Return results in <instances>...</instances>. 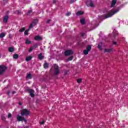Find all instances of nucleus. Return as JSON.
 Masks as SVG:
<instances>
[{
    "mask_svg": "<svg viewBox=\"0 0 128 128\" xmlns=\"http://www.w3.org/2000/svg\"><path fill=\"white\" fill-rule=\"evenodd\" d=\"M120 12V9H113L108 12V14L105 16V18H112V16L118 14Z\"/></svg>",
    "mask_w": 128,
    "mask_h": 128,
    "instance_id": "obj_1",
    "label": "nucleus"
},
{
    "mask_svg": "<svg viewBox=\"0 0 128 128\" xmlns=\"http://www.w3.org/2000/svg\"><path fill=\"white\" fill-rule=\"evenodd\" d=\"M21 116H28L30 114V110H28V109H22L20 111Z\"/></svg>",
    "mask_w": 128,
    "mask_h": 128,
    "instance_id": "obj_2",
    "label": "nucleus"
},
{
    "mask_svg": "<svg viewBox=\"0 0 128 128\" xmlns=\"http://www.w3.org/2000/svg\"><path fill=\"white\" fill-rule=\"evenodd\" d=\"M54 74L56 76L60 74V70H58V66L56 64H54Z\"/></svg>",
    "mask_w": 128,
    "mask_h": 128,
    "instance_id": "obj_3",
    "label": "nucleus"
},
{
    "mask_svg": "<svg viewBox=\"0 0 128 128\" xmlns=\"http://www.w3.org/2000/svg\"><path fill=\"white\" fill-rule=\"evenodd\" d=\"M38 20L37 19L34 20V21L32 22V23H31L30 24V28H34V26H36V24H38Z\"/></svg>",
    "mask_w": 128,
    "mask_h": 128,
    "instance_id": "obj_4",
    "label": "nucleus"
},
{
    "mask_svg": "<svg viewBox=\"0 0 128 128\" xmlns=\"http://www.w3.org/2000/svg\"><path fill=\"white\" fill-rule=\"evenodd\" d=\"M92 50V46L89 45L87 46L86 50H84V54H88V52Z\"/></svg>",
    "mask_w": 128,
    "mask_h": 128,
    "instance_id": "obj_5",
    "label": "nucleus"
},
{
    "mask_svg": "<svg viewBox=\"0 0 128 128\" xmlns=\"http://www.w3.org/2000/svg\"><path fill=\"white\" fill-rule=\"evenodd\" d=\"M6 70V67L5 66H0V74H4V70Z\"/></svg>",
    "mask_w": 128,
    "mask_h": 128,
    "instance_id": "obj_6",
    "label": "nucleus"
},
{
    "mask_svg": "<svg viewBox=\"0 0 128 128\" xmlns=\"http://www.w3.org/2000/svg\"><path fill=\"white\" fill-rule=\"evenodd\" d=\"M17 120L19 122H22V120H24V122H26V120L24 119V118L22 116H21L19 115L17 116Z\"/></svg>",
    "mask_w": 128,
    "mask_h": 128,
    "instance_id": "obj_7",
    "label": "nucleus"
},
{
    "mask_svg": "<svg viewBox=\"0 0 128 128\" xmlns=\"http://www.w3.org/2000/svg\"><path fill=\"white\" fill-rule=\"evenodd\" d=\"M64 54L66 56H70L74 54V52L72 50H67L64 52Z\"/></svg>",
    "mask_w": 128,
    "mask_h": 128,
    "instance_id": "obj_8",
    "label": "nucleus"
},
{
    "mask_svg": "<svg viewBox=\"0 0 128 128\" xmlns=\"http://www.w3.org/2000/svg\"><path fill=\"white\" fill-rule=\"evenodd\" d=\"M86 4L87 6H91V7L94 6V3H92V2L90 0L87 1L86 2Z\"/></svg>",
    "mask_w": 128,
    "mask_h": 128,
    "instance_id": "obj_9",
    "label": "nucleus"
},
{
    "mask_svg": "<svg viewBox=\"0 0 128 128\" xmlns=\"http://www.w3.org/2000/svg\"><path fill=\"white\" fill-rule=\"evenodd\" d=\"M28 92H30V96H32V98H34V90L30 89L28 90Z\"/></svg>",
    "mask_w": 128,
    "mask_h": 128,
    "instance_id": "obj_10",
    "label": "nucleus"
},
{
    "mask_svg": "<svg viewBox=\"0 0 128 128\" xmlns=\"http://www.w3.org/2000/svg\"><path fill=\"white\" fill-rule=\"evenodd\" d=\"M8 16L6 15L4 16L3 22L5 24L8 22Z\"/></svg>",
    "mask_w": 128,
    "mask_h": 128,
    "instance_id": "obj_11",
    "label": "nucleus"
},
{
    "mask_svg": "<svg viewBox=\"0 0 128 128\" xmlns=\"http://www.w3.org/2000/svg\"><path fill=\"white\" fill-rule=\"evenodd\" d=\"M34 40H42V37L40 36H36L34 38Z\"/></svg>",
    "mask_w": 128,
    "mask_h": 128,
    "instance_id": "obj_12",
    "label": "nucleus"
},
{
    "mask_svg": "<svg viewBox=\"0 0 128 128\" xmlns=\"http://www.w3.org/2000/svg\"><path fill=\"white\" fill-rule=\"evenodd\" d=\"M116 0H112V2L111 3V8H114V6H116Z\"/></svg>",
    "mask_w": 128,
    "mask_h": 128,
    "instance_id": "obj_13",
    "label": "nucleus"
},
{
    "mask_svg": "<svg viewBox=\"0 0 128 128\" xmlns=\"http://www.w3.org/2000/svg\"><path fill=\"white\" fill-rule=\"evenodd\" d=\"M112 50V48H106L104 50V52H110Z\"/></svg>",
    "mask_w": 128,
    "mask_h": 128,
    "instance_id": "obj_14",
    "label": "nucleus"
},
{
    "mask_svg": "<svg viewBox=\"0 0 128 128\" xmlns=\"http://www.w3.org/2000/svg\"><path fill=\"white\" fill-rule=\"evenodd\" d=\"M38 58H39V60H42V58H44V56H42V53L39 54V55L38 56Z\"/></svg>",
    "mask_w": 128,
    "mask_h": 128,
    "instance_id": "obj_15",
    "label": "nucleus"
},
{
    "mask_svg": "<svg viewBox=\"0 0 128 128\" xmlns=\"http://www.w3.org/2000/svg\"><path fill=\"white\" fill-rule=\"evenodd\" d=\"M77 16H81V14H84V12L82 11H79L76 13Z\"/></svg>",
    "mask_w": 128,
    "mask_h": 128,
    "instance_id": "obj_16",
    "label": "nucleus"
},
{
    "mask_svg": "<svg viewBox=\"0 0 128 128\" xmlns=\"http://www.w3.org/2000/svg\"><path fill=\"white\" fill-rule=\"evenodd\" d=\"M31 58H32V56H28L26 58V62H28L29 60H30Z\"/></svg>",
    "mask_w": 128,
    "mask_h": 128,
    "instance_id": "obj_17",
    "label": "nucleus"
},
{
    "mask_svg": "<svg viewBox=\"0 0 128 128\" xmlns=\"http://www.w3.org/2000/svg\"><path fill=\"white\" fill-rule=\"evenodd\" d=\"M8 50V51L10 52H14V49L12 47L9 48Z\"/></svg>",
    "mask_w": 128,
    "mask_h": 128,
    "instance_id": "obj_18",
    "label": "nucleus"
},
{
    "mask_svg": "<svg viewBox=\"0 0 128 128\" xmlns=\"http://www.w3.org/2000/svg\"><path fill=\"white\" fill-rule=\"evenodd\" d=\"M80 22L82 24H84V22H86L84 18H82L80 19Z\"/></svg>",
    "mask_w": 128,
    "mask_h": 128,
    "instance_id": "obj_19",
    "label": "nucleus"
},
{
    "mask_svg": "<svg viewBox=\"0 0 128 128\" xmlns=\"http://www.w3.org/2000/svg\"><path fill=\"white\" fill-rule=\"evenodd\" d=\"M102 44L100 43L98 45V48H99V50H102Z\"/></svg>",
    "mask_w": 128,
    "mask_h": 128,
    "instance_id": "obj_20",
    "label": "nucleus"
},
{
    "mask_svg": "<svg viewBox=\"0 0 128 128\" xmlns=\"http://www.w3.org/2000/svg\"><path fill=\"white\" fill-rule=\"evenodd\" d=\"M26 78H28V80H30V78H32V74H28L26 76Z\"/></svg>",
    "mask_w": 128,
    "mask_h": 128,
    "instance_id": "obj_21",
    "label": "nucleus"
},
{
    "mask_svg": "<svg viewBox=\"0 0 128 128\" xmlns=\"http://www.w3.org/2000/svg\"><path fill=\"white\" fill-rule=\"evenodd\" d=\"M13 58L16 60L17 58H18V54H14V55H13Z\"/></svg>",
    "mask_w": 128,
    "mask_h": 128,
    "instance_id": "obj_22",
    "label": "nucleus"
},
{
    "mask_svg": "<svg viewBox=\"0 0 128 128\" xmlns=\"http://www.w3.org/2000/svg\"><path fill=\"white\" fill-rule=\"evenodd\" d=\"M28 32H30V29L27 30L24 32V35L28 36Z\"/></svg>",
    "mask_w": 128,
    "mask_h": 128,
    "instance_id": "obj_23",
    "label": "nucleus"
},
{
    "mask_svg": "<svg viewBox=\"0 0 128 128\" xmlns=\"http://www.w3.org/2000/svg\"><path fill=\"white\" fill-rule=\"evenodd\" d=\"M44 68H48V63H45L44 65Z\"/></svg>",
    "mask_w": 128,
    "mask_h": 128,
    "instance_id": "obj_24",
    "label": "nucleus"
},
{
    "mask_svg": "<svg viewBox=\"0 0 128 128\" xmlns=\"http://www.w3.org/2000/svg\"><path fill=\"white\" fill-rule=\"evenodd\" d=\"M31 42L28 40V39H26V44H30Z\"/></svg>",
    "mask_w": 128,
    "mask_h": 128,
    "instance_id": "obj_25",
    "label": "nucleus"
},
{
    "mask_svg": "<svg viewBox=\"0 0 128 128\" xmlns=\"http://www.w3.org/2000/svg\"><path fill=\"white\" fill-rule=\"evenodd\" d=\"M4 36H6V34H4V33H2L0 34V38H4Z\"/></svg>",
    "mask_w": 128,
    "mask_h": 128,
    "instance_id": "obj_26",
    "label": "nucleus"
},
{
    "mask_svg": "<svg viewBox=\"0 0 128 128\" xmlns=\"http://www.w3.org/2000/svg\"><path fill=\"white\" fill-rule=\"evenodd\" d=\"M26 30V28H22L20 29L19 32H24Z\"/></svg>",
    "mask_w": 128,
    "mask_h": 128,
    "instance_id": "obj_27",
    "label": "nucleus"
},
{
    "mask_svg": "<svg viewBox=\"0 0 128 128\" xmlns=\"http://www.w3.org/2000/svg\"><path fill=\"white\" fill-rule=\"evenodd\" d=\"M113 34H114V36H116V35L118 34V32L114 30L113 31Z\"/></svg>",
    "mask_w": 128,
    "mask_h": 128,
    "instance_id": "obj_28",
    "label": "nucleus"
},
{
    "mask_svg": "<svg viewBox=\"0 0 128 128\" xmlns=\"http://www.w3.org/2000/svg\"><path fill=\"white\" fill-rule=\"evenodd\" d=\"M77 82H78V84H80V82H82V78H79L77 80Z\"/></svg>",
    "mask_w": 128,
    "mask_h": 128,
    "instance_id": "obj_29",
    "label": "nucleus"
},
{
    "mask_svg": "<svg viewBox=\"0 0 128 128\" xmlns=\"http://www.w3.org/2000/svg\"><path fill=\"white\" fill-rule=\"evenodd\" d=\"M72 58H73V57H72V56H70V58L68 59V62H70V60H72Z\"/></svg>",
    "mask_w": 128,
    "mask_h": 128,
    "instance_id": "obj_30",
    "label": "nucleus"
},
{
    "mask_svg": "<svg viewBox=\"0 0 128 128\" xmlns=\"http://www.w3.org/2000/svg\"><path fill=\"white\" fill-rule=\"evenodd\" d=\"M38 44H36L34 45V46H33V47H32L33 48H38Z\"/></svg>",
    "mask_w": 128,
    "mask_h": 128,
    "instance_id": "obj_31",
    "label": "nucleus"
},
{
    "mask_svg": "<svg viewBox=\"0 0 128 128\" xmlns=\"http://www.w3.org/2000/svg\"><path fill=\"white\" fill-rule=\"evenodd\" d=\"M32 50H34V47H31L29 50H28V52H32Z\"/></svg>",
    "mask_w": 128,
    "mask_h": 128,
    "instance_id": "obj_32",
    "label": "nucleus"
},
{
    "mask_svg": "<svg viewBox=\"0 0 128 128\" xmlns=\"http://www.w3.org/2000/svg\"><path fill=\"white\" fill-rule=\"evenodd\" d=\"M112 44L114 45V46H116L117 44V43L116 42H114V41H112Z\"/></svg>",
    "mask_w": 128,
    "mask_h": 128,
    "instance_id": "obj_33",
    "label": "nucleus"
},
{
    "mask_svg": "<svg viewBox=\"0 0 128 128\" xmlns=\"http://www.w3.org/2000/svg\"><path fill=\"white\" fill-rule=\"evenodd\" d=\"M70 12H67L66 14V16H70Z\"/></svg>",
    "mask_w": 128,
    "mask_h": 128,
    "instance_id": "obj_34",
    "label": "nucleus"
},
{
    "mask_svg": "<svg viewBox=\"0 0 128 128\" xmlns=\"http://www.w3.org/2000/svg\"><path fill=\"white\" fill-rule=\"evenodd\" d=\"M12 118V114H8V118Z\"/></svg>",
    "mask_w": 128,
    "mask_h": 128,
    "instance_id": "obj_35",
    "label": "nucleus"
},
{
    "mask_svg": "<svg viewBox=\"0 0 128 128\" xmlns=\"http://www.w3.org/2000/svg\"><path fill=\"white\" fill-rule=\"evenodd\" d=\"M40 124H44V121H42L40 122Z\"/></svg>",
    "mask_w": 128,
    "mask_h": 128,
    "instance_id": "obj_36",
    "label": "nucleus"
},
{
    "mask_svg": "<svg viewBox=\"0 0 128 128\" xmlns=\"http://www.w3.org/2000/svg\"><path fill=\"white\" fill-rule=\"evenodd\" d=\"M32 12V10H30L28 12V14H30V13Z\"/></svg>",
    "mask_w": 128,
    "mask_h": 128,
    "instance_id": "obj_37",
    "label": "nucleus"
},
{
    "mask_svg": "<svg viewBox=\"0 0 128 128\" xmlns=\"http://www.w3.org/2000/svg\"><path fill=\"white\" fill-rule=\"evenodd\" d=\"M2 120H6V118H4V116H2Z\"/></svg>",
    "mask_w": 128,
    "mask_h": 128,
    "instance_id": "obj_38",
    "label": "nucleus"
},
{
    "mask_svg": "<svg viewBox=\"0 0 128 128\" xmlns=\"http://www.w3.org/2000/svg\"><path fill=\"white\" fill-rule=\"evenodd\" d=\"M50 22V20H48L46 22V24H48V22Z\"/></svg>",
    "mask_w": 128,
    "mask_h": 128,
    "instance_id": "obj_39",
    "label": "nucleus"
},
{
    "mask_svg": "<svg viewBox=\"0 0 128 128\" xmlns=\"http://www.w3.org/2000/svg\"><path fill=\"white\" fill-rule=\"evenodd\" d=\"M86 34H84V33H82V36H84Z\"/></svg>",
    "mask_w": 128,
    "mask_h": 128,
    "instance_id": "obj_40",
    "label": "nucleus"
},
{
    "mask_svg": "<svg viewBox=\"0 0 128 128\" xmlns=\"http://www.w3.org/2000/svg\"><path fill=\"white\" fill-rule=\"evenodd\" d=\"M12 94H16V92L14 91Z\"/></svg>",
    "mask_w": 128,
    "mask_h": 128,
    "instance_id": "obj_41",
    "label": "nucleus"
},
{
    "mask_svg": "<svg viewBox=\"0 0 128 128\" xmlns=\"http://www.w3.org/2000/svg\"><path fill=\"white\" fill-rule=\"evenodd\" d=\"M19 104H20V106H22V103H21L20 102H19Z\"/></svg>",
    "mask_w": 128,
    "mask_h": 128,
    "instance_id": "obj_42",
    "label": "nucleus"
},
{
    "mask_svg": "<svg viewBox=\"0 0 128 128\" xmlns=\"http://www.w3.org/2000/svg\"><path fill=\"white\" fill-rule=\"evenodd\" d=\"M8 94H10V92H8Z\"/></svg>",
    "mask_w": 128,
    "mask_h": 128,
    "instance_id": "obj_43",
    "label": "nucleus"
},
{
    "mask_svg": "<svg viewBox=\"0 0 128 128\" xmlns=\"http://www.w3.org/2000/svg\"><path fill=\"white\" fill-rule=\"evenodd\" d=\"M64 74H66V72L65 73H64Z\"/></svg>",
    "mask_w": 128,
    "mask_h": 128,
    "instance_id": "obj_44",
    "label": "nucleus"
},
{
    "mask_svg": "<svg viewBox=\"0 0 128 128\" xmlns=\"http://www.w3.org/2000/svg\"><path fill=\"white\" fill-rule=\"evenodd\" d=\"M9 36H10V34L9 35Z\"/></svg>",
    "mask_w": 128,
    "mask_h": 128,
    "instance_id": "obj_45",
    "label": "nucleus"
},
{
    "mask_svg": "<svg viewBox=\"0 0 128 128\" xmlns=\"http://www.w3.org/2000/svg\"><path fill=\"white\" fill-rule=\"evenodd\" d=\"M124 40V38H123Z\"/></svg>",
    "mask_w": 128,
    "mask_h": 128,
    "instance_id": "obj_46",
    "label": "nucleus"
}]
</instances>
